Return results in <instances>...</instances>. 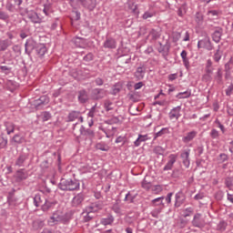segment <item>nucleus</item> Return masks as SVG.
Returning a JSON list of instances; mask_svg holds the SVG:
<instances>
[{"mask_svg":"<svg viewBox=\"0 0 233 233\" xmlns=\"http://www.w3.org/2000/svg\"><path fill=\"white\" fill-rule=\"evenodd\" d=\"M72 219V216L70 213H61V211H55L53 215L47 220V225L49 227H54L55 225H59L62 223L63 225H67Z\"/></svg>","mask_w":233,"mask_h":233,"instance_id":"obj_1","label":"nucleus"},{"mask_svg":"<svg viewBox=\"0 0 233 233\" xmlns=\"http://www.w3.org/2000/svg\"><path fill=\"white\" fill-rule=\"evenodd\" d=\"M79 181L72 178H62L58 184V188L64 191L72 192L74 190H79Z\"/></svg>","mask_w":233,"mask_h":233,"instance_id":"obj_2","label":"nucleus"},{"mask_svg":"<svg viewBox=\"0 0 233 233\" xmlns=\"http://www.w3.org/2000/svg\"><path fill=\"white\" fill-rule=\"evenodd\" d=\"M185 201H187V195L183 192V189H180L175 195V208H179V207L185 205Z\"/></svg>","mask_w":233,"mask_h":233,"instance_id":"obj_3","label":"nucleus"},{"mask_svg":"<svg viewBox=\"0 0 233 233\" xmlns=\"http://www.w3.org/2000/svg\"><path fill=\"white\" fill-rule=\"evenodd\" d=\"M37 42L35 41L34 38H29L26 40L25 44V52L27 56H32V52L35 50L37 46Z\"/></svg>","mask_w":233,"mask_h":233,"instance_id":"obj_4","label":"nucleus"},{"mask_svg":"<svg viewBox=\"0 0 233 233\" xmlns=\"http://www.w3.org/2000/svg\"><path fill=\"white\" fill-rule=\"evenodd\" d=\"M27 18L34 23V25H41L43 23V18L39 16L34 10H26Z\"/></svg>","mask_w":233,"mask_h":233,"instance_id":"obj_5","label":"nucleus"},{"mask_svg":"<svg viewBox=\"0 0 233 233\" xmlns=\"http://www.w3.org/2000/svg\"><path fill=\"white\" fill-rule=\"evenodd\" d=\"M191 224L197 228H203L205 227V219L203 218L201 213H196L194 215Z\"/></svg>","mask_w":233,"mask_h":233,"instance_id":"obj_6","label":"nucleus"},{"mask_svg":"<svg viewBox=\"0 0 233 233\" xmlns=\"http://www.w3.org/2000/svg\"><path fill=\"white\" fill-rule=\"evenodd\" d=\"M180 159L186 168H188L190 167V148L181 151Z\"/></svg>","mask_w":233,"mask_h":233,"instance_id":"obj_7","label":"nucleus"},{"mask_svg":"<svg viewBox=\"0 0 233 233\" xmlns=\"http://www.w3.org/2000/svg\"><path fill=\"white\" fill-rule=\"evenodd\" d=\"M198 48H205L206 50H214V46H212V42H210L209 37H205L202 40L198 42Z\"/></svg>","mask_w":233,"mask_h":233,"instance_id":"obj_8","label":"nucleus"},{"mask_svg":"<svg viewBox=\"0 0 233 233\" xmlns=\"http://www.w3.org/2000/svg\"><path fill=\"white\" fill-rule=\"evenodd\" d=\"M176 161H177V155L170 154L168 156V161L163 168L164 172H167V170H172V168H174Z\"/></svg>","mask_w":233,"mask_h":233,"instance_id":"obj_9","label":"nucleus"},{"mask_svg":"<svg viewBox=\"0 0 233 233\" xmlns=\"http://www.w3.org/2000/svg\"><path fill=\"white\" fill-rule=\"evenodd\" d=\"M86 212H98V210H103V201H96L92 203L91 205L86 207Z\"/></svg>","mask_w":233,"mask_h":233,"instance_id":"obj_10","label":"nucleus"},{"mask_svg":"<svg viewBox=\"0 0 233 233\" xmlns=\"http://www.w3.org/2000/svg\"><path fill=\"white\" fill-rule=\"evenodd\" d=\"M35 52L37 57L43 59L45 57V55L47 54L48 48H46V46H45V44H38L36 46V48L35 49Z\"/></svg>","mask_w":233,"mask_h":233,"instance_id":"obj_11","label":"nucleus"},{"mask_svg":"<svg viewBox=\"0 0 233 233\" xmlns=\"http://www.w3.org/2000/svg\"><path fill=\"white\" fill-rule=\"evenodd\" d=\"M145 74H147V68L145 66H140L137 67L134 76L136 77L137 81H142V79H145Z\"/></svg>","mask_w":233,"mask_h":233,"instance_id":"obj_12","label":"nucleus"},{"mask_svg":"<svg viewBox=\"0 0 233 233\" xmlns=\"http://www.w3.org/2000/svg\"><path fill=\"white\" fill-rule=\"evenodd\" d=\"M104 48H107L108 50H114L117 48V42H116V39L112 37H106L104 44Z\"/></svg>","mask_w":233,"mask_h":233,"instance_id":"obj_13","label":"nucleus"},{"mask_svg":"<svg viewBox=\"0 0 233 233\" xmlns=\"http://www.w3.org/2000/svg\"><path fill=\"white\" fill-rule=\"evenodd\" d=\"M198 137V131L192 130L190 132H187L186 136L182 137V143H185L186 145L190 143V141H194Z\"/></svg>","mask_w":233,"mask_h":233,"instance_id":"obj_14","label":"nucleus"},{"mask_svg":"<svg viewBox=\"0 0 233 233\" xmlns=\"http://www.w3.org/2000/svg\"><path fill=\"white\" fill-rule=\"evenodd\" d=\"M77 99L81 105H85L89 99L88 92L85 89L79 90L77 92Z\"/></svg>","mask_w":233,"mask_h":233,"instance_id":"obj_15","label":"nucleus"},{"mask_svg":"<svg viewBox=\"0 0 233 233\" xmlns=\"http://www.w3.org/2000/svg\"><path fill=\"white\" fill-rule=\"evenodd\" d=\"M26 161H28V154L22 153L17 157L15 162V167H25V163H26Z\"/></svg>","mask_w":233,"mask_h":233,"instance_id":"obj_16","label":"nucleus"},{"mask_svg":"<svg viewBox=\"0 0 233 233\" xmlns=\"http://www.w3.org/2000/svg\"><path fill=\"white\" fill-rule=\"evenodd\" d=\"M72 41L78 48H86L88 46V41L86 38L75 37Z\"/></svg>","mask_w":233,"mask_h":233,"instance_id":"obj_17","label":"nucleus"},{"mask_svg":"<svg viewBox=\"0 0 233 233\" xmlns=\"http://www.w3.org/2000/svg\"><path fill=\"white\" fill-rule=\"evenodd\" d=\"M83 201H85V195H83V193H79L73 198L71 205L75 208L81 207Z\"/></svg>","mask_w":233,"mask_h":233,"instance_id":"obj_18","label":"nucleus"},{"mask_svg":"<svg viewBox=\"0 0 233 233\" xmlns=\"http://www.w3.org/2000/svg\"><path fill=\"white\" fill-rule=\"evenodd\" d=\"M222 35H223V28L215 27V30L212 33L211 37L215 43H219V41H221Z\"/></svg>","mask_w":233,"mask_h":233,"instance_id":"obj_19","label":"nucleus"},{"mask_svg":"<svg viewBox=\"0 0 233 233\" xmlns=\"http://www.w3.org/2000/svg\"><path fill=\"white\" fill-rule=\"evenodd\" d=\"M168 116L169 119H179V117H181V106H177L171 109Z\"/></svg>","mask_w":233,"mask_h":233,"instance_id":"obj_20","label":"nucleus"},{"mask_svg":"<svg viewBox=\"0 0 233 233\" xmlns=\"http://www.w3.org/2000/svg\"><path fill=\"white\" fill-rule=\"evenodd\" d=\"M56 205H57V202L45 199V203L42 205L41 210L43 212H48V210H52Z\"/></svg>","mask_w":233,"mask_h":233,"instance_id":"obj_21","label":"nucleus"},{"mask_svg":"<svg viewBox=\"0 0 233 233\" xmlns=\"http://www.w3.org/2000/svg\"><path fill=\"white\" fill-rule=\"evenodd\" d=\"M115 218L113 215H107L106 218H102L100 219V225H103L104 227H108V225H113L115 221Z\"/></svg>","mask_w":233,"mask_h":233,"instance_id":"obj_22","label":"nucleus"},{"mask_svg":"<svg viewBox=\"0 0 233 233\" xmlns=\"http://www.w3.org/2000/svg\"><path fill=\"white\" fill-rule=\"evenodd\" d=\"M45 199H46L45 198V196L41 194H36L33 198V203L36 208L43 207V201H45Z\"/></svg>","mask_w":233,"mask_h":233,"instance_id":"obj_23","label":"nucleus"},{"mask_svg":"<svg viewBox=\"0 0 233 233\" xmlns=\"http://www.w3.org/2000/svg\"><path fill=\"white\" fill-rule=\"evenodd\" d=\"M84 8H87L89 12H94L96 10V6H97V0H86L85 5H83Z\"/></svg>","mask_w":233,"mask_h":233,"instance_id":"obj_24","label":"nucleus"},{"mask_svg":"<svg viewBox=\"0 0 233 233\" xmlns=\"http://www.w3.org/2000/svg\"><path fill=\"white\" fill-rule=\"evenodd\" d=\"M93 214H94V212L86 211V208H85L83 212H82L84 223H88V221H92V219H94V215Z\"/></svg>","mask_w":233,"mask_h":233,"instance_id":"obj_25","label":"nucleus"},{"mask_svg":"<svg viewBox=\"0 0 233 233\" xmlns=\"http://www.w3.org/2000/svg\"><path fill=\"white\" fill-rule=\"evenodd\" d=\"M93 96H94L95 99H103V97H105V96H106V91H105V89H101V88H95V89H93Z\"/></svg>","mask_w":233,"mask_h":233,"instance_id":"obj_26","label":"nucleus"},{"mask_svg":"<svg viewBox=\"0 0 233 233\" xmlns=\"http://www.w3.org/2000/svg\"><path fill=\"white\" fill-rule=\"evenodd\" d=\"M16 179L17 181H25V179H28V172L25 171L24 168L18 169L16 171Z\"/></svg>","mask_w":233,"mask_h":233,"instance_id":"obj_27","label":"nucleus"},{"mask_svg":"<svg viewBox=\"0 0 233 233\" xmlns=\"http://www.w3.org/2000/svg\"><path fill=\"white\" fill-rule=\"evenodd\" d=\"M32 227L34 230H41L45 227V220L38 218L33 221Z\"/></svg>","mask_w":233,"mask_h":233,"instance_id":"obj_28","label":"nucleus"},{"mask_svg":"<svg viewBox=\"0 0 233 233\" xmlns=\"http://www.w3.org/2000/svg\"><path fill=\"white\" fill-rule=\"evenodd\" d=\"M80 136H86V137H94V131L92 129H86L84 126L79 128Z\"/></svg>","mask_w":233,"mask_h":233,"instance_id":"obj_29","label":"nucleus"},{"mask_svg":"<svg viewBox=\"0 0 233 233\" xmlns=\"http://www.w3.org/2000/svg\"><path fill=\"white\" fill-rule=\"evenodd\" d=\"M49 99L46 96H40L39 99L35 100V107L39 108V106H44V105H48Z\"/></svg>","mask_w":233,"mask_h":233,"instance_id":"obj_30","label":"nucleus"},{"mask_svg":"<svg viewBox=\"0 0 233 233\" xmlns=\"http://www.w3.org/2000/svg\"><path fill=\"white\" fill-rule=\"evenodd\" d=\"M8 46H12V40L5 39L0 40V52H5Z\"/></svg>","mask_w":233,"mask_h":233,"instance_id":"obj_31","label":"nucleus"},{"mask_svg":"<svg viewBox=\"0 0 233 233\" xmlns=\"http://www.w3.org/2000/svg\"><path fill=\"white\" fill-rule=\"evenodd\" d=\"M192 96V89L178 93L176 97L177 99H188Z\"/></svg>","mask_w":233,"mask_h":233,"instance_id":"obj_32","label":"nucleus"},{"mask_svg":"<svg viewBox=\"0 0 233 233\" xmlns=\"http://www.w3.org/2000/svg\"><path fill=\"white\" fill-rule=\"evenodd\" d=\"M214 80L217 82V85H223V72L221 71V68L218 69Z\"/></svg>","mask_w":233,"mask_h":233,"instance_id":"obj_33","label":"nucleus"},{"mask_svg":"<svg viewBox=\"0 0 233 233\" xmlns=\"http://www.w3.org/2000/svg\"><path fill=\"white\" fill-rule=\"evenodd\" d=\"M79 116H81V111H71L67 116V121H76V119H78Z\"/></svg>","mask_w":233,"mask_h":233,"instance_id":"obj_34","label":"nucleus"},{"mask_svg":"<svg viewBox=\"0 0 233 233\" xmlns=\"http://www.w3.org/2000/svg\"><path fill=\"white\" fill-rule=\"evenodd\" d=\"M118 61H119L120 65H128L130 63V61H132V56H130L128 55H123L118 57Z\"/></svg>","mask_w":233,"mask_h":233,"instance_id":"obj_35","label":"nucleus"},{"mask_svg":"<svg viewBox=\"0 0 233 233\" xmlns=\"http://www.w3.org/2000/svg\"><path fill=\"white\" fill-rule=\"evenodd\" d=\"M159 47H157V52L159 54H162V56H168V50H170V48L167 46H163V44L161 42H158Z\"/></svg>","mask_w":233,"mask_h":233,"instance_id":"obj_36","label":"nucleus"},{"mask_svg":"<svg viewBox=\"0 0 233 233\" xmlns=\"http://www.w3.org/2000/svg\"><path fill=\"white\" fill-rule=\"evenodd\" d=\"M167 134H170V129L168 127L162 128L160 131L155 134L154 141H156L157 137H161V136H165Z\"/></svg>","mask_w":233,"mask_h":233,"instance_id":"obj_37","label":"nucleus"},{"mask_svg":"<svg viewBox=\"0 0 233 233\" xmlns=\"http://www.w3.org/2000/svg\"><path fill=\"white\" fill-rule=\"evenodd\" d=\"M149 37H151L152 41H157V39H159L161 37V33H159L156 29H152L149 32Z\"/></svg>","mask_w":233,"mask_h":233,"instance_id":"obj_38","label":"nucleus"},{"mask_svg":"<svg viewBox=\"0 0 233 233\" xmlns=\"http://www.w3.org/2000/svg\"><path fill=\"white\" fill-rule=\"evenodd\" d=\"M96 148L97 150H101L102 152H108V150H110V147L104 142L97 143Z\"/></svg>","mask_w":233,"mask_h":233,"instance_id":"obj_39","label":"nucleus"},{"mask_svg":"<svg viewBox=\"0 0 233 233\" xmlns=\"http://www.w3.org/2000/svg\"><path fill=\"white\" fill-rule=\"evenodd\" d=\"M221 46H218V48L217 49L216 53L214 54V61H216V63H219V61L221 60V57L223 56V51H221Z\"/></svg>","mask_w":233,"mask_h":233,"instance_id":"obj_40","label":"nucleus"},{"mask_svg":"<svg viewBox=\"0 0 233 233\" xmlns=\"http://www.w3.org/2000/svg\"><path fill=\"white\" fill-rule=\"evenodd\" d=\"M156 16V11L150 9L146 11L143 15H142V19H151V17Z\"/></svg>","mask_w":233,"mask_h":233,"instance_id":"obj_41","label":"nucleus"},{"mask_svg":"<svg viewBox=\"0 0 233 233\" xmlns=\"http://www.w3.org/2000/svg\"><path fill=\"white\" fill-rule=\"evenodd\" d=\"M5 127L8 136H10V134H14V131L15 130V127L12 123L6 122L5 124Z\"/></svg>","mask_w":233,"mask_h":233,"instance_id":"obj_42","label":"nucleus"},{"mask_svg":"<svg viewBox=\"0 0 233 233\" xmlns=\"http://www.w3.org/2000/svg\"><path fill=\"white\" fill-rule=\"evenodd\" d=\"M163 199H165V197H159L151 201L153 207H157L159 205H162V207H165V204H163Z\"/></svg>","mask_w":233,"mask_h":233,"instance_id":"obj_43","label":"nucleus"},{"mask_svg":"<svg viewBox=\"0 0 233 233\" xmlns=\"http://www.w3.org/2000/svg\"><path fill=\"white\" fill-rule=\"evenodd\" d=\"M104 108L106 112H110V110H114V103L110 100H106L104 102Z\"/></svg>","mask_w":233,"mask_h":233,"instance_id":"obj_44","label":"nucleus"},{"mask_svg":"<svg viewBox=\"0 0 233 233\" xmlns=\"http://www.w3.org/2000/svg\"><path fill=\"white\" fill-rule=\"evenodd\" d=\"M153 152L157 156H163L165 154V148H163L161 146H157L154 147Z\"/></svg>","mask_w":233,"mask_h":233,"instance_id":"obj_45","label":"nucleus"},{"mask_svg":"<svg viewBox=\"0 0 233 233\" xmlns=\"http://www.w3.org/2000/svg\"><path fill=\"white\" fill-rule=\"evenodd\" d=\"M120 92H121V85L116 84L115 86H113L112 92H111L113 96H117V94H119Z\"/></svg>","mask_w":233,"mask_h":233,"instance_id":"obj_46","label":"nucleus"},{"mask_svg":"<svg viewBox=\"0 0 233 233\" xmlns=\"http://www.w3.org/2000/svg\"><path fill=\"white\" fill-rule=\"evenodd\" d=\"M13 141L15 143H17V145H21L25 141V138L23 137H21L20 135L16 134L14 136Z\"/></svg>","mask_w":233,"mask_h":233,"instance_id":"obj_47","label":"nucleus"},{"mask_svg":"<svg viewBox=\"0 0 233 233\" xmlns=\"http://www.w3.org/2000/svg\"><path fill=\"white\" fill-rule=\"evenodd\" d=\"M227 229V222L220 221L217 226V230H219L220 232H224V230Z\"/></svg>","mask_w":233,"mask_h":233,"instance_id":"obj_48","label":"nucleus"},{"mask_svg":"<svg viewBox=\"0 0 233 233\" xmlns=\"http://www.w3.org/2000/svg\"><path fill=\"white\" fill-rule=\"evenodd\" d=\"M184 218H188L190 216H192V214H194V208H187L186 209H184Z\"/></svg>","mask_w":233,"mask_h":233,"instance_id":"obj_49","label":"nucleus"},{"mask_svg":"<svg viewBox=\"0 0 233 233\" xmlns=\"http://www.w3.org/2000/svg\"><path fill=\"white\" fill-rule=\"evenodd\" d=\"M111 210H113L115 214H121V207H119V203L116 202L113 204Z\"/></svg>","mask_w":233,"mask_h":233,"instance_id":"obj_50","label":"nucleus"},{"mask_svg":"<svg viewBox=\"0 0 233 233\" xmlns=\"http://www.w3.org/2000/svg\"><path fill=\"white\" fill-rule=\"evenodd\" d=\"M134 199H136V197L132 196V194H130V191H128L127 194H126L124 201H129V203H134Z\"/></svg>","mask_w":233,"mask_h":233,"instance_id":"obj_51","label":"nucleus"},{"mask_svg":"<svg viewBox=\"0 0 233 233\" xmlns=\"http://www.w3.org/2000/svg\"><path fill=\"white\" fill-rule=\"evenodd\" d=\"M52 118V115L50 114V112L48 111H45L43 114H42V121H48L49 119Z\"/></svg>","mask_w":233,"mask_h":233,"instance_id":"obj_52","label":"nucleus"},{"mask_svg":"<svg viewBox=\"0 0 233 233\" xmlns=\"http://www.w3.org/2000/svg\"><path fill=\"white\" fill-rule=\"evenodd\" d=\"M161 208H155L151 211L150 215L152 218H156L157 219V218H159V214H161Z\"/></svg>","mask_w":233,"mask_h":233,"instance_id":"obj_53","label":"nucleus"},{"mask_svg":"<svg viewBox=\"0 0 233 233\" xmlns=\"http://www.w3.org/2000/svg\"><path fill=\"white\" fill-rule=\"evenodd\" d=\"M152 187V183L147 181V179H144L142 182V188H145V190H148Z\"/></svg>","mask_w":233,"mask_h":233,"instance_id":"obj_54","label":"nucleus"},{"mask_svg":"<svg viewBox=\"0 0 233 233\" xmlns=\"http://www.w3.org/2000/svg\"><path fill=\"white\" fill-rule=\"evenodd\" d=\"M84 61H86V63H90V61H94V54L88 53L87 55H86L84 56Z\"/></svg>","mask_w":233,"mask_h":233,"instance_id":"obj_55","label":"nucleus"},{"mask_svg":"<svg viewBox=\"0 0 233 233\" xmlns=\"http://www.w3.org/2000/svg\"><path fill=\"white\" fill-rule=\"evenodd\" d=\"M207 15H211L212 17H219V11L209 10V11H208Z\"/></svg>","mask_w":233,"mask_h":233,"instance_id":"obj_56","label":"nucleus"},{"mask_svg":"<svg viewBox=\"0 0 233 233\" xmlns=\"http://www.w3.org/2000/svg\"><path fill=\"white\" fill-rule=\"evenodd\" d=\"M181 39V33L175 32L173 33V43H177Z\"/></svg>","mask_w":233,"mask_h":233,"instance_id":"obj_57","label":"nucleus"},{"mask_svg":"<svg viewBox=\"0 0 233 233\" xmlns=\"http://www.w3.org/2000/svg\"><path fill=\"white\" fill-rule=\"evenodd\" d=\"M210 137H212V139H218V137H219V131L212 129L210 132Z\"/></svg>","mask_w":233,"mask_h":233,"instance_id":"obj_58","label":"nucleus"},{"mask_svg":"<svg viewBox=\"0 0 233 233\" xmlns=\"http://www.w3.org/2000/svg\"><path fill=\"white\" fill-rule=\"evenodd\" d=\"M196 23H198V25H203V15L197 13Z\"/></svg>","mask_w":233,"mask_h":233,"instance_id":"obj_59","label":"nucleus"},{"mask_svg":"<svg viewBox=\"0 0 233 233\" xmlns=\"http://www.w3.org/2000/svg\"><path fill=\"white\" fill-rule=\"evenodd\" d=\"M9 17H10V16L8 15V14H6V12H5V11H0V19H1L2 21H6V20H8Z\"/></svg>","mask_w":233,"mask_h":233,"instance_id":"obj_60","label":"nucleus"},{"mask_svg":"<svg viewBox=\"0 0 233 233\" xmlns=\"http://www.w3.org/2000/svg\"><path fill=\"white\" fill-rule=\"evenodd\" d=\"M107 123L109 125H117V123H119V117L114 116L113 118L107 120Z\"/></svg>","mask_w":233,"mask_h":233,"instance_id":"obj_61","label":"nucleus"},{"mask_svg":"<svg viewBox=\"0 0 233 233\" xmlns=\"http://www.w3.org/2000/svg\"><path fill=\"white\" fill-rule=\"evenodd\" d=\"M202 79L205 81V83H210V81H212V75L205 74Z\"/></svg>","mask_w":233,"mask_h":233,"instance_id":"obj_62","label":"nucleus"},{"mask_svg":"<svg viewBox=\"0 0 233 233\" xmlns=\"http://www.w3.org/2000/svg\"><path fill=\"white\" fill-rule=\"evenodd\" d=\"M59 25H61L59 18H56L55 22L51 25V30H56V28H57V26H59Z\"/></svg>","mask_w":233,"mask_h":233,"instance_id":"obj_63","label":"nucleus"},{"mask_svg":"<svg viewBox=\"0 0 233 233\" xmlns=\"http://www.w3.org/2000/svg\"><path fill=\"white\" fill-rule=\"evenodd\" d=\"M232 92H233V84H230V86H228V87L226 89V96H228V97L231 96Z\"/></svg>","mask_w":233,"mask_h":233,"instance_id":"obj_64","label":"nucleus"}]
</instances>
